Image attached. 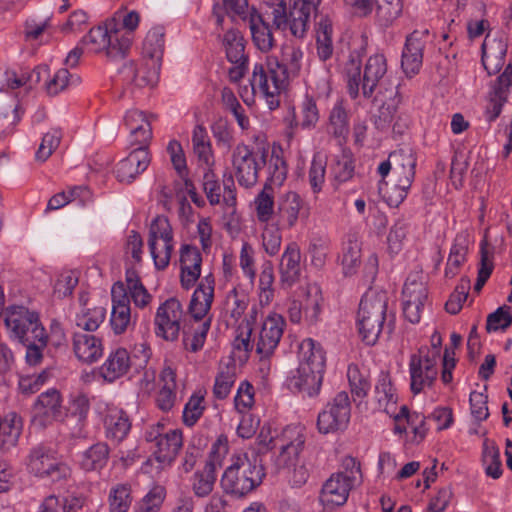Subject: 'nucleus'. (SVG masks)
Wrapping results in <instances>:
<instances>
[{"mask_svg":"<svg viewBox=\"0 0 512 512\" xmlns=\"http://www.w3.org/2000/svg\"><path fill=\"white\" fill-rule=\"evenodd\" d=\"M342 266L345 275H353L361 264V242L357 234H348L342 249Z\"/></svg>","mask_w":512,"mask_h":512,"instance_id":"obj_39","label":"nucleus"},{"mask_svg":"<svg viewBox=\"0 0 512 512\" xmlns=\"http://www.w3.org/2000/svg\"><path fill=\"white\" fill-rule=\"evenodd\" d=\"M131 486L129 484H116L109 492V511L127 512L132 504Z\"/></svg>","mask_w":512,"mask_h":512,"instance_id":"obj_51","label":"nucleus"},{"mask_svg":"<svg viewBox=\"0 0 512 512\" xmlns=\"http://www.w3.org/2000/svg\"><path fill=\"white\" fill-rule=\"evenodd\" d=\"M428 31H414L406 39L402 52L401 66L407 76L417 74L422 66L423 50L425 48L424 38Z\"/></svg>","mask_w":512,"mask_h":512,"instance_id":"obj_24","label":"nucleus"},{"mask_svg":"<svg viewBox=\"0 0 512 512\" xmlns=\"http://www.w3.org/2000/svg\"><path fill=\"white\" fill-rule=\"evenodd\" d=\"M151 157L148 148L142 146L133 149L129 155L122 159L115 169L120 182L130 183L149 166Z\"/></svg>","mask_w":512,"mask_h":512,"instance_id":"obj_22","label":"nucleus"},{"mask_svg":"<svg viewBox=\"0 0 512 512\" xmlns=\"http://www.w3.org/2000/svg\"><path fill=\"white\" fill-rule=\"evenodd\" d=\"M271 15L276 29H289L296 38H304L312 14H316L321 0H291L289 8L285 0H276Z\"/></svg>","mask_w":512,"mask_h":512,"instance_id":"obj_6","label":"nucleus"},{"mask_svg":"<svg viewBox=\"0 0 512 512\" xmlns=\"http://www.w3.org/2000/svg\"><path fill=\"white\" fill-rule=\"evenodd\" d=\"M269 151L265 148H250L244 143L236 145L232 151L231 162L234 175L240 186L253 187L259 179L260 170L267 164Z\"/></svg>","mask_w":512,"mask_h":512,"instance_id":"obj_7","label":"nucleus"},{"mask_svg":"<svg viewBox=\"0 0 512 512\" xmlns=\"http://www.w3.org/2000/svg\"><path fill=\"white\" fill-rule=\"evenodd\" d=\"M317 56L321 61L330 59L334 52L333 26L327 15H319L315 22Z\"/></svg>","mask_w":512,"mask_h":512,"instance_id":"obj_31","label":"nucleus"},{"mask_svg":"<svg viewBox=\"0 0 512 512\" xmlns=\"http://www.w3.org/2000/svg\"><path fill=\"white\" fill-rule=\"evenodd\" d=\"M193 152L198 161L211 167L214 164V155L210 137L203 125H196L192 133Z\"/></svg>","mask_w":512,"mask_h":512,"instance_id":"obj_40","label":"nucleus"},{"mask_svg":"<svg viewBox=\"0 0 512 512\" xmlns=\"http://www.w3.org/2000/svg\"><path fill=\"white\" fill-rule=\"evenodd\" d=\"M467 251V235L464 233L457 234L447 260V265L445 268L446 277L453 278L458 273L460 266L466 260Z\"/></svg>","mask_w":512,"mask_h":512,"instance_id":"obj_43","label":"nucleus"},{"mask_svg":"<svg viewBox=\"0 0 512 512\" xmlns=\"http://www.w3.org/2000/svg\"><path fill=\"white\" fill-rule=\"evenodd\" d=\"M410 388L414 394L431 388L438 376V361L427 346H422L409 359Z\"/></svg>","mask_w":512,"mask_h":512,"instance_id":"obj_12","label":"nucleus"},{"mask_svg":"<svg viewBox=\"0 0 512 512\" xmlns=\"http://www.w3.org/2000/svg\"><path fill=\"white\" fill-rule=\"evenodd\" d=\"M236 381V366L226 365L220 367L213 386V395L216 399L223 400L228 397Z\"/></svg>","mask_w":512,"mask_h":512,"instance_id":"obj_48","label":"nucleus"},{"mask_svg":"<svg viewBox=\"0 0 512 512\" xmlns=\"http://www.w3.org/2000/svg\"><path fill=\"white\" fill-rule=\"evenodd\" d=\"M147 74V60H145L141 65H137L133 61H129L125 63L119 69V75L124 84L134 85L136 87H145V86H153L156 84L157 79L152 82L140 84L139 80Z\"/></svg>","mask_w":512,"mask_h":512,"instance_id":"obj_53","label":"nucleus"},{"mask_svg":"<svg viewBox=\"0 0 512 512\" xmlns=\"http://www.w3.org/2000/svg\"><path fill=\"white\" fill-rule=\"evenodd\" d=\"M507 44L502 37L491 38L489 34L482 44V63L489 74L497 71L503 64Z\"/></svg>","mask_w":512,"mask_h":512,"instance_id":"obj_33","label":"nucleus"},{"mask_svg":"<svg viewBox=\"0 0 512 512\" xmlns=\"http://www.w3.org/2000/svg\"><path fill=\"white\" fill-rule=\"evenodd\" d=\"M32 422L45 428L54 421L62 419V398L57 389H49L41 393L33 405Z\"/></svg>","mask_w":512,"mask_h":512,"instance_id":"obj_19","label":"nucleus"},{"mask_svg":"<svg viewBox=\"0 0 512 512\" xmlns=\"http://www.w3.org/2000/svg\"><path fill=\"white\" fill-rule=\"evenodd\" d=\"M106 318V309L101 306L93 308H83L76 314L75 324L83 331L93 332L104 322Z\"/></svg>","mask_w":512,"mask_h":512,"instance_id":"obj_47","label":"nucleus"},{"mask_svg":"<svg viewBox=\"0 0 512 512\" xmlns=\"http://www.w3.org/2000/svg\"><path fill=\"white\" fill-rule=\"evenodd\" d=\"M265 476L264 468L255 456L235 455L221 478V487L225 493L243 497L257 488Z\"/></svg>","mask_w":512,"mask_h":512,"instance_id":"obj_3","label":"nucleus"},{"mask_svg":"<svg viewBox=\"0 0 512 512\" xmlns=\"http://www.w3.org/2000/svg\"><path fill=\"white\" fill-rule=\"evenodd\" d=\"M124 121L131 131V136H137L138 133H142V139H139L140 141L148 142L151 139V125L142 111L129 110L124 117Z\"/></svg>","mask_w":512,"mask_h":512,"instance_id":"obj_52","label":"nucleus"},{"mask_svg":"<svg viewBox=\"0 0 512 512\" xmlns=\"http://www.w3.org/2000/svg\"><path fill=\"white\" fill-rule=\"evenodd\" d=\"M249 305V297L236 288L229 291L223 304V316L228 326H234L242 318Z\"/></svg>","mask_w":512,"mask_h":512,"instance_id":"obj_35","label":"nucleus"},{"mask_svg":"<svg viewBox=\"0 0 512 512\" xmlns=\"http://www.w3.org/2000/svg\"><path fill=\"white\" fill-rule=\"evenodd\" d=\"M374 393L378 403V409L388 414L392 413L397 402V396L388 374H380Z\"/></svg>","mask_w":512,"mask_h":512,"instance_id":"obj_42","label":"nucleus"},{"mask_svg":"<svg viewBox=\"0 0 512 512\" xmlns=\"http://www.w3.org/2000/svg\"><path fill=\"white\" fill-rule=\"evenodd\" d=\"M511 324L512 307L503 305L488 315L485 328L488 333H491L506 330Z\"/></svg>","mask_w":512,"mask_h":512,"instance_id":"obj_61","label":"nucleus"},{"mask_svg":"<svg viewBox=\"0 0 512 512\" xmlns=\"http://www.w3.org/2000/svg\"><path fill=\"white\" fill-rule=\"evenodd\" d=\"M184 316L181 302L174 297L167 299L158 307L154 317L156 336L166 341H176L182 329Z\"/></svg>","mask_w":512,"mask_h":512,"instance_id":"obj_15","label":"nucleus"},{"mask_svg":"<svg viewBox=\"0 0 512 512\" xmlns=\"http://www.w3.org/2000/svg\"><path fill=\"white\" fill-rule=\"evenodd\" d=\"M22 431L21 420L13 414L10 418L0 417V450L8 451L18 443Z\"/></svg>","mask_w":512,"mask_h":512,"instance_id":"obj_44","label":"nucleus"},{"mask_svg":"<svg viewBox=\"0 0 512 512\" xmlns=\"http://www.w3.org/2000/svg\"><path fill=\"white\" fill-rule=\"evenodd\" d=\"M207 438L195 434L189 441L181 463V469L189 473L195 467L198 459L203 455L204 448L207 446Z\"/></svg>","mask_w":512,"mask_h":512,"instance_id":"obj_49","label":"nucleus"},{"mask_svg":"<svg viewBox=\"0 0 512 512\" xmlns=\"http://www.w3.org/2000/svg\"><path fill=\"white\" fill-rule=\"evenodd\" d=\"M214 289L215 279L212 274H209L201 279L192 294L188 313L196 326L192 325L191 332L183 329V344L191 352L202 349L211 327L212 316L209 312L214 300Z\"/></svg>","mask_w":512,"mask_h":512,"instance_id":"obj_2","label":"nucleus"},{"mask_svg":"<svg viewBox=\"0 0 512 512\" xmlns=\"http://www.w3.org/2000/svg\"><path fill=\"white\" fill-rule=\"evenodd\" d=\"M145 440L158 462L170 464L183 445V434L180 429L167 430L164 424L157 423L147 428Z\"/></svg>","mask_w":512,"mask_h":512,"instance_id":"obj_10","label":"nucleus"},{"mask_svg":"<svg viewBox=\"0 0 512 512\" xmlns=\"http://www.w3.org/2000/svg\"><path fill=\"white\" fill-rule=\"evenodd\" d=\"M5 324L12 336L21 343L48 339L38 314L23 306L10 307L5 314Z\"/></svg>","mask_w":512,"mask_h":512,"instance_id":"obj_9","label":"nucleus"},{"mask_svg":"<svg viewBox=\"0 0 512 512\" xmlns=\"http://www.w3.org/2000/svg\"><path fill=\"white\" fill-rule=\"evenodd\" d=\"M351 416V404L347 392L341 391L319 413L317 427L323 434L346 429Z\"/></svg>","mask_w":512,"mask_h":512,"instance_id":"obj_16","label":"nucleus"},{"mask_svg":"<svg viewBox=\"0 0 512 512\" xmlns=\"http://www.w3.org/2000/svg\"><path fill=\"white\" fill-rule=\"evenodd\" d=\"M28 469L35 476L60 481L70 476V468L59 461L56 453L49 447L38 445L31 449L28 458Z\"/></svg>","mask_w":512,"mask_h":512,"instance_id":"obj_14","label":"nucleus"},{"mask_svg":"<svg viewBox=\"0 0 512 512\" xmlns=\"http://www.w3.org/2000/svg\"><path fill=\"white\" fill-rule=\"evenodd\" d=\"M256 217L261 223H268L275 216L274 189L269 183H265L263 189L254 199Z\"/></svg>","mask_w":512,"mask_h":512,"instance_id":"obj_46","label":"nucleus"},{"mask_svg":"<svg viewBox=\"0 0 512 512\" xmlns=\"http://www.w3.org/2000/svg\"><path fill=\"white\" fill-rule=\"evenodd\" d=\"M111 298L110 326L116 335H121L133 325L130 298L124 283L116 282L112 286Z\"/></svg>","mask_w":512,"mask_h":512,"instance_id":"obj_18","label":"nucleus"},{"mask_svg":"<svg viewBox=\"0 0 512 512\" xmlns=\"http://www.w3.org/2000/svg\"><path fill=\"white\" fill-rule=\"evenodd\" d=\"M247 21L255 46L262 52H269L274 46V37L270 26L256 9L252 10V16Z\"/></svg>","mask_w":512,"mask_h":512,"instance_id":"obj_36","label":"nucleus"},{"mask_svg":"<svg viewBox=\"0 0 512 512\" xmlns=\"http://www.w3.org/2000/svg\"><path fill=\"white\" fill-rule=\"evenodd\" d=\"M181 285L189 289L199 279L201 274L202 256L196 247L184 245L180 255Z\"/></svg>","mask_w":512,"mask_h":512,"instance_id":"obj_28","label":"nucleus"},{"mask_svg":"<svg viewBox=\"0 0 512 512\" xmlns=\"http://www.w3.org/2000/svg\"><path fill=\"white\" fill-rule=\"evenodd\" d=\"M402 7L401 0H376V16L387 26L400 16Z\"/></svg>","mask_w":512,"mask_h":512,"instance_id":"obj_60","label":"nucleus"},{"mask_svg":"<svg viewBox=\"0 0 512 512\" xmlns=\"http://www.w3.org/2000/svg\"><path fill=\"white\" fill-rule=\"evenodd\" d=\"M493 249L490 248L488 241L484 238L480 243V267L478 276L474 284V291L480 292L490 275L492 274L494 265L492 262Z\"/></svg>","mask_w":512,"mask_h":512,"instance_id":"obj_50","label":"nucleus"},{"mask_svg":"<svg viewBox=\"0 0 512 512\" xmlns=\"http://www.w3.org/2000/svg\"><path fill=\"white\" fill-rule=\"evenodd\" d=\"M322 380V373L311 370L306 364H299L288 378L287 386L292 392L314 397L320 392Z\"/></svg>","mask_w":512,"mask_h":512,"instance_id":"obj_23","label":"nucleus"},{"mask_svg":"<svg viewBox=\"0 0 512 512\" xmlns=\"http://www.w3.org/2000/svg\"><path fill=\"white\" fill-rule=\"evenodd\" d=\"M482 458L487 476H490L493 479H498L502 475V463L500 460L499 448L495 444H489L485 441Z\"/></svg>","mask_w":512,"mask_h":512,"instance_id":"obj_56","label":"nucleus"},{"mask_svg":"<svg viewBox=\"0 0 512 512\" xmlns=\"http://www.w3.org/2000/svg\"><path fill=\"white\" fill-rule=\"evenodd\" d=\"M300 364L308 365L311 370L324 374L325 352L322 346L311 338L304 339L299 347Z\"/></svg>","mask_w":512,"mask_h":512,"instance_id":"obj_38","label":"nucleus"},{"mask_svg":"<svg viewBox=\"0 0 512 512\" xmlns=\"http://www.w3.org/2000/svg\"><path fill=\"white\" fill-rule=\"evenodd\" d=\"M347 377L354 400L365 398L370 389L368 376L357 365L351 364L348 366Z\"/></svg>","mask_w":512,"mask_h":512,"instance_id":"obj_55","label":"nucleus"},{"mask_svg":"<svg viewBox=\"0 0 512 512\" xmlns=\"http://www.w3.org/2000/svg\"><path fill=\"white\" fill-rule=\"evenodd\" d=\"M329 132L335 137H346L349 133V121L347 111L342 101L333 106L329 116Z\"/></svg>","mask_w":512,"mask_h":512,"instance_id":"obj_54","label":"nucleus"},{"mask_svg":"<svg viewBox=\"0 0 512 512\" xmlns=\"http://www.w3.org/2000/svg\"><path fill=\"white\" fill-rule=\"evenodd\" d=\"M104 427L106 437L119 443L127 437L131 429V421L125 411L112 408L104 418Z\"/></svg>","mask_w":512,"mask_h":512,"instance_id":"obj_32","label":"nucleus"},{"mask_svg":"<svg viewBox=\"0 0 512 512\" xmlns=\"http://www.w3.org/2000/svg\"><path fill=\"white\" fill-rule=\"evenodd\" d=\"M326 164V159L320 153L314 154L308 171V181L314 193H319L322 190L325 182Z\"/></svg>","mask_w":512,"mask_h":512,"instance_id":"obj_59","label":"nucleus"},{"mask_svg":"<svg viewBox=\"0 0 512 512\" xmlns=\"http://www.w3.org/2000/svg\"><path fill=\"white\" fill-rule=\"evenodd\" d=\"M387 304V293L373 289H369L360 301L357 325L359 334L367 345H374L385 329Z\"/></svg>","mask_w":512,"mask_h":512,"instance_id":"obj_4","label":"nucleus"},{"mask_svg":"<svg viewBox=\"0 0 512 512\" xmlns=\"http://www.w3.org/2000/svg\"><path fill=\"white\" fill-rule=\"evenodd\" d=\"M164 52V32L161 28L151 29L143 42L142 54L147 60V74L140 80V84L154 81L158 78L160 60Z\"/></svg>","mask_w":512,"mask_h":512,"instance_id":"obj_20","label":"nucleus"},{"mask_svg":"<svg viewBox=\"0 0 512 512\" xmlns=\"http://www.w3.org/2000/svg\"><path fill=\"white\" fill-rule=\"evenodd\" d=\"M61 138L62 132L58 128H53L45 133L36 151V160L40 162L46 161L59 146Z\"/></svg>","mask_w":512,"mask_h":512,"instance_id":"obj_63","label":"nucleus"},{"mask_svg":"<svg viewBox=\"0 0 512 512\" xmlns=\"http://www.w3.org/2000/svg\"><path fill=\"white\" fill-rule=\"evenodd\" d=\"M366 50V39L363 38L360 47L351 51L345 64L344 75L350 97L352 99L358 98L360 91L367 99L371 98L375 92L377 93L376 99L379 95H385L387 92H389V97L396 95V86L387 87L388 67L383 54L371 55L364 65L363 76H361V62Z\"/></svg>","mask_w":512,"mask_h":512,"instance_id":"obj_1","label":"nucleus"},{"mask_svg":"<svg viewBox=\"0 0 512 512\" xmlns=\"http://www.w3.org/2000/svg\"><path fill=\"white\" fill-rule=\"evenodd\" d=\"M355 486L346 481L341 474H332L321 489L320 501L328 509L342 506L347 502L349 493Z\"/></svg>","mask_w":512,"mask_h":512,"instance_id":"obj_25","label":"nucleus"},{"mask_svg":"<svg viewBox=\"0 0 512 512\" xmlns=\"http://www.w3.org/2000/svg\"><path fill=\"white\" fill-rule=\"evenodd\" d=\"M204 410V395L193 394L184 406L183 423L188 427L194 426L203 415Z\"/></svg>","mask_w":512,"mask_h":512,"instance_id":"obj_62","label":"nucleus"},{"mask_svg":"<svg viewBox=\"0 0 512 512\" xmlns=\"http://www.w3.org/2000/svg\"><path fill=\"white\" fill-rule=\"evenodd\" d=\"M250 84L253 94L263 97L271 110L279 106L280 94L288 85L283 72L272 67L269 58L265 64H255Z\"/></svg>","mask_w":512,"mask_h":512,"instance_id":"obj_8","label":"nucleus"},{"mask_svg":"<svg viewBox=\"0 0 512 512\" xmlns=\"http://www.w3.org/2000/svg\"><path fill=\"white\" fill-rule=\"evenodd\" d=\"M302 205V199L296 192L289 191L282 194L277 200L276 225L282 229L294 227L298 221Z\"/></svg>","mask_w":512,"mask_h":512,"instance_id":"obj_27","label":"nucleus"},{"mask_svg":"<svg viewBox=\"0 0 512 512\" xmlns=\"http://www.w3.org/2000/svg\"><path fill=\"white\" fill-rule=\"evenodd\" d=\"M110 449L104 442H98L82 453L80 465L85 471L102 469L108 461Z\"/></svg>","mask_w":512,"mask_h":512,"instance_id":"obj_41","label":"nucleus"},{"mask_svg":"<svg viewBox=\"0 0 512 512\" xmlns=\"http://www.w3.org/2000/svg\"><path fill=\"white\" fill-rule=\"evenodd\" d=\"M130 366L131 359L128 351L124 348H118L109 354L100 368V373L106 381L113 382L124 376Z\"/></svg>","mask_w":512,"mask_h":512,"instance_id":"obj_34","label":"nucleus"},{"mask_svg":"<svg viewBox=\"0 0 512 512\" xmlns=\"http://www.w3.org/2000/svg\"><path fill=\"white\" fill-rule=\"evenodd\" d=\"M306 436L300 426H287L276 435V446L279 450L274 459L277 469H290L300 462V453L304 449Z\"/></svg>","mask_w":512,"mask_h":512,"instance_id":"obj_13","label":"nucleus"},{"mask_svg":"<svg viewBox=\"0 0 512 512\" xmlns=\"http://www.w3.org/2000/svg\"><path fill=\"white\" fill-rule=\"evenodd\" d=\"M73 350L76 357L82 362L93 363L103 354L102 341L95 335L75 332L73 335Z\"/></svg>","mask_w":512,"mask_h":512,"instance_id":"obj_29","label":"nucleus"},{"mask_svg":"<svg viewBox=\"0 0 512 512\" xmlns=\"http://www.w3.org/2000/svg\"><path fill=\"white\" fill-rule=\"evenodd\" d=\"M132 44V36L129 33L119 34L118 31L110 33L106 55L112 60L122 59L128 53Z\"/></svg>","mask_w":512,"mask_h":512,"instance_id":"obj_58","label":"nucleus"},{"mask_svg":"<svg viewBox=\"0 0 512 512\" xmlns=\"http://www.w3.org/2000/svg\"><path fill=\"white\" fill-rule=\"evenodd\" d=\"M279 274L282 285L291 287L301 276V252L296 242L286 245L279 263Z\"/></svg>","mask_w":512,"mask_h":512,"instance_id":"obj_26","label":"nucleus"},{"mask_svg":"<svg viewBox=\"0 0 512 512\" xmlns=\"http://www.w3.org/2000/svg\"><path fill=\"white\" fill-rule=\"evenodd\" d=\"M416 164L417 159L413 151L409 148H402L391 152L387 160L378 166L377 172L381 176L380 184H386L385 178L391 173L392 181L399 190L396 199L389 197V205L398 206L406 198L415 178Z\"/></svg>","mask_w":512,"mask_h":512,"instance_id":"obj_5","label":"nucleus"},{"mask_svg":"<svg viewBox=\"0 0 512 512\" xmlns=\"http://www.w3.org/2000/svg\"><path fill=\"white\" fill-rule=\"evenodd\" d=\"M285 319L280 314H270L264 320L256 343V353L261 358L270 357L277 348L285 328Z\"/></svg>","mask_w":512,"mask_h":512,"instance_id":"obj_21","label":"nucleus"},{"mask_svg":"<svg viewBox=\"0 0 512 512\" xmlns=\"http://www.w3.org/2000/svg\"><path fill=\"white\" fill-rule=\"evenodd\" d=\"M402 298L405 318L411 323H418L422 309L428 300V291L422 274L413 273L407 277Z\"/></svg>","mask_w":512,"mask_h":512,"instance_id":"obj_17","label":"nucleus"},{"mask_svg":"<svg viewBox=\"0 0 512 512\" xmlns=\"http://www.w3.org/2000/svg\"><path fill=\"white\" fill-rule=\"evenodd\" d=\"M216 481V465L213 459L205 462L201 470H197L191 478L192 491L197 497L208 496Z\"/></svg>","mask_w":512,"mask_h":512,"instance_id":"obj_37","label":"nucleus"},{"mask_svg":"<svg viewBox=\"0 0 512 512\" xmlns=\"http://www.w3.org/2000/svg\"><path fill=\"white\" fill-rule=\"evenodd\" d=\"M269 59L272 62V67L283 72L285 81L288 83L290 78H295L300 73L302 68L303 51L300 47L285 45L281 50V60H278L277 58Z\"/></svg>","mask_w":512,"mask_h":512,"instance_id":"obj_30","label":"nucleus"},{"mask_svg":"<svg viewBox=\"0 0 512 512\" xmlns=\"http://www.w3.org/2000/svg\"><path fill=\"white\" fill-rule=\"evenodd\" d=\"M223 45L229 62H248V56L245 53V40L238 30H228L224 34Z\"/></svg>","mask_w":512,"mask_h":512,"instance_id":"obj_45","label":"nucleus"},{"mask_svg":"<svg viewBox=\"0 0 512 512\" xmlns=\"http://www.w3.org/2000/svg\"><path fill=\"white\" fill-rule=\"evenodd\" d=\"M148 247L158 270H164L173 251V231L167 217L156 216L149 227Z\"/></svg>","mask_w":512,"mask_h":512,"instance_id":"obj_11","label":"nucleus"},{"mask_svg":"<svg viewBox=\"0 0 512 512\" xmlns=\"http://www.w3.org/2000/svg\"><path fill=\"white\" fill-rule=\"evenodd\" d=\"M109 43L110 33L101 26L91 28L89 33L81 40V44L85 45L93 53L106 52Z\"/></svg>","mask_w":512,"mask_h":512,"instance_id":"obj_57","label":"nucleus"},{"mask_svg":"<svg viewBox=\"0 0 512 512\" xmlns=\"http://www.w3.org/2000/svg\"><path fill=\"white\" fill-rule=\"evenodd\" d=\"M166 492L162 486H154L138 503L135 512H159Z\"/></svg>","mask_w":512,"mask_h":512,"instance_id":"obj_64","label":"nucleus"}]
</instances>
